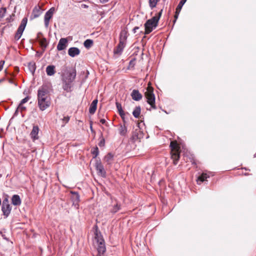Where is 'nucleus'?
I'll list each match as a JSON object with an SVG mask.
<instances>
[{
	"mask_svg": "<svg viewBox=\"0 0 256 256\" xmlns=\"http://www.w3.org/2000/svg\"><path fill=\"white\" fill-rule=\"evenodd\" d=\"M92 230L94 233V240L96 243L98 255L96 256H104L106 251L105 242L100 231L96 224H95Z\"/></svg>",
	"mask_w": 256,
	"mask_h": 256,
	"instance_id": "f257e3e1",
	"label": "nucleus"
},
{
	"mask_svg": "<svg viewBox=\"0 0 256 256\" xmlns=\"http://www.w3.org/2000/svg\"><path fill=\"white\" fill-rule=\"evenodd\" d=\"M92 230L94 233V240L96 243L98 255L96 256H104L106 251L105 242L100 231L96 224H95Z\"/></svg>",
	"mask_w": 256,
	"mask_h": 256,
	"instance_id": "f03ea898",
	"label": "nucleus"
},
{
	"mask_svg": "<svg viewBox=\"0 0 256 256\" xmlns=\"http://www.w3.org/2000/svg\"><path fill=\"white\" fill-rule=\"evenodd\" d=\"M38 104L40 109L44 111L50 105V98L48 96V90L44 87H40L38 90Z\"/></svg>",
	"mask_w": 256,
	"mask_h": 256,
	"instance_id": "7ed1b4c3",
	"label": "nucleus"
},
{
	"mask_svg": "<svg viewBox=\"0 0 256 256\" xmlns=\"http://www.w3.org/2000/svg\"><path fill=\"white\" fill-rule=\"evenodd\" d=\"M144 97L146 98V102L152 108L156 109V96L154 93V88L152 86L151 84L148 83L146 92H144Z\"/></svg>",
	"mask_w": 256,
	"mask_h": 256,
	"instance_id": "20e7f679",
	"label": "nucleus"
},
{
	"mask_svg": "<svg viewBox=\"0 0 256 256\" xmlns=\"http://www.w3.org/2000/svg\"><path fill=\"white\" fill-rule=\"evenodd\" d=\"M158 22H157V20H156L154 17L150 20H148L144 24V34H148L151 32L153 29L156 27Z\"/></svg>",
	"mask_w": 256,
	"mask_h": 256,
	"instance_id": "39448f33",
	"label": "nucleus"
},
{
	"mask_svg": "<svg viewBox=\"0 0 256 256\" xmlns=\"http://www.w3.org/2000/svg\"><path fill=\"white\" fill-rule=\"evenodd\" d=\"M28 22V18L24 17L21 21L20 24L15 34L14 38L16 40H18L22 36V33L26 28Z\"/></svg>",
	"mask_w": 256,
	"mask_h": 256,
	"instance_id": "423d86ee",
	"label": "nucleus"
},
{
	"mask_svg": "<svg viewBox=\"0 0 256 256\" xmlns=\"http://www.w3.org/2000/svg\"><path fill=\"white\" fill-rule=\"evenodd\" d=\"M144 137V133L140 130V128L138 126V128L132 132V137L130 138V140L134 142L138 140H140Z\"/></svg>",
	"mask_w": 256,
	"mask_h": 256,
	"instance_id": "0eeeda50",
	"label": "nucleus"
},
{
	"mask_svg": "<svg viewBox=\"0 0 256 256\" xmlns=\"http://www.w3.org/2000/svg\"><path fill=\"white\" fill-rule=\"evenodd\" d=\"M95 168L98 175L100 176L103 178H105L106 176V172L104 170V167L102 164L100 160H96Z\"/></svg>",
	"mask_w": 256,
	"mask_h": 256,
	"instance_id": "6e6552de",
	"label": "nucleus"
},
{
	"mask_svg": "<svg viewBox=\"0 0 256 256\" xmlns=\"http://www.w3.org/2000/svg\"><path fill=\"white\" fill-rule=\"evenodd\" d=\"M54 11L55 8L52 7L46 12L44 18V26L46 28L48 26L50 20L52 18Z\"/></svg>",
	"mask_w": 256,
	"mask_h": 256,
	"instance_id": "1a4fd4ad",
	"label": "nucleus"
},
{
	"mask_svg": "<svg viewBox=\"0 0 256 256\" xmlns=\"http://www.w3.org/2000/svg\"><path fill=\"white\" fill-rule=\"evenodd\" d=\"M71 200L72 202V206L76 209L78 208L79 202L80 201V196L78 192H71Z\"/></svg>",
	"mask_w": 256,
	"mask_h": 256,
	"instance_id": "9d476101",
	"label": "nucleus"
},
{
	"mask_svg": "<svg viewBox=\"0 0 256 256\" xmlns=\"http://www.w3.org/2000/svg\"><path fill=\"white\" fill-rule=\"evenodd\" d=\"M72 80H68L63 78L62 80L63 90L68 92H71L72 87Z\"/></svg>",
	"mask_w": 256,
	"mask_h": 256,
	"instance_id": "9b49d317",
	"label": "nucleus"
},
{
	"mask_svg": "<svg viewBox=\"0 0 256 256\" xmlns=\"http://www.w3.org/2000/svg\"><path fill=\"white\" fill-rule=\"evenodd\" d=\"M42 14V10L41 8L38 6H36L32 10L30 18L31 20L37 18L40 16Z\"/></svg>",
	"mask_w": 256,
	"mask_h": 256,
	"instance_id": "f8f14e48",
	"label": "nucleus"
},
{
	"mask_svg": "<svg viewBox=\"0 0 256 256\" xmlns=\"http://www.w3.org/2000/svg\"><path fill=\"white\" fill-rule=\"evenodd\" d=\"M68 42L66 38H61L57 45V50L59 51L64 50L68 46Z\"/></svg>",
	"mask_w": 256,
	"mask_h": 256,
	"instance_id": "ddd939ff",
	"label": "nucleus"
},
{
	"mask_svg": "<svg viewBox=\"0 0 256 256\" xmlns=\"http://www.w3.org/2000/svg\"><path fill=\"white\" fill-rule=\"evenodd\" d=\"M76 70L75 68H73L72 70L68 72L67 76L64 77V79L68 80H72V82H73L76 78Z\"/></svg>",
	"mask_w": 256,
	"mask_h": 256,
	"instance_id": "4468645a",
	"label": "nucleus"
},
{
	"mask_svg": "<svg viewBox=\"0 0 256 256\" xmlns=\"http://www.w3.org/2000/svg\"><path fill=\"white\" fill-rule=\"evenodd\" d=\"M125 42L119 40V43L114 50V53L117 54H121L126 46Z\"/></svg>",
	"mask_w": 256,
	"mask_h": 256,
	"instance_id": "2eb2a0df",
	"label": "nucleus"
},
{
	"mask_svg": "<svg viewBox=\"0 0 256 256\" xmlns=\"http://www.w3.org/2000/svg\"><path fill=\"white\" fill-rule=\"evenodd\" d=\"M80 50L76 47H71L68 50V54L72 58L75 57L80 54Z\"/></svg>",
	"mask_w": 256,
	"mask_h": 256,
	"instance_id": "dca6fc26",
	"label": "nucleus"
},
{
	"mask_svg": "<svg viewBox=\"0 0 256 256\" xmlns=\"http://www.w3.org/2000/svg\"><path fill=\"white\" fill-rule=\"evenodd\" d=\"M130 96L135 101H139L142 98V94L138 90H133Z\"/></svg>",
	"mask_w": 256,
	"mask_h": 256,
	"instance_id": "f3484780",
	"label": "nucleus"
},
{
	"mask_svg": "<svg viewBox=\"0 0 256 256\" xmlns=\"http://www.w3.org/2000/svg\"><path fill=\"white\" fill-rule=\"evenodd\" d=\"M128 36V30L126 28H124L122 30L120 34L119 40L126 42Z\"/></svg>",
	"mask_w": 256,
	"mask_h": 256,
	"instance_id": "a211bd4d",
	"label": "nucleus"
},
{
	"mask_svg": "<svg viewBox=\"0 0 256 256\" xmlns=\"http://www.w3.org/2000/svg\"><path fill=\"white\" fill-rule=\"evenodd\" d=\"M39 132V128L38 126H34L30 134V136L33 140H38V136Z\"/></svg>",
	"mask_w": 256,
	"mask_h": 256,
	"instance_id": "6ab92c4d",
	"label": "nucleus"
},
{
	"mask_svg": "<svg viewBox=\"0 0 256 256\" xmlns=\"http://www.w3.org/2000/svg\"><path fill=\"white\" fill-rule=\"evenodd\" d=\"M12 210L10 205H2V210L5 218L8 217Z\"/></svg>",
	"mask_w": 256,
	"mask_h": 256,
	"instance_id": "aec40b11",
	"label": "nucleus"
},
{
	"mask_svg": "<svg viewBox=\"0 0 256 256\" xmlns=\"http://www.w3.org/2000/svg\"><path fill=\"white\" fill-rule=\"evenodd\" d=\"M12 202L14 206H18L20 205L22 203L21 199L20 196L14 194L12 198Z\"/></svg>",
	"mask_w": 256,
	"mask_h": 256,
	"instance_id": "412c9836",
	"label": "nucleus"
},
{
	"mask_svg": "<svg viewBox=\"0 0 256 256\" xmlns=\"http://www.w3.org/2000/svg\"><path fill=\"white\" fill-rule=\"evenodd\" d=\"M98 102V100L97 99H95L92 102L89 108V112L90 114H94L96 112L97 108Z\"/></svg>",
	"mask_w": 256,
	"mask_h": 256,
	"instance_id": "4be33fe9",
	"label": "nucleus"
},
{
	"mask_svg": "<svg viewBox=\"0 0 256 256\" xmlns=\"http://www.w3.org/2000/svg\"><path fill=\"white\" fill-rule=\"evenodd\" d=\"M46 73L48 76H52L56 73L55 66L54 65H49L46 68Z\"/></svg>",
	"mask_w": 256,
	"mask_h": 256,
	"instance_id": "5701e85b",
	"label": "nucleus"
},
{
	"mask_svg": "<svg viewBox=\"0 0 256 256\" xmlns=\"http://www.w3.org/2000/svg\"><path fill=\"white\" fill-rule=\"evenodd\" d=\"M38 41L43 51H44L48 44V42H47L46 38H45L44 36H42V38H39Z\"/></svg>",
	"mask_w": 256,
	"mask_h": 256,
	"instance_id": "b1692460",
	"label": "nucleus"
},
{
	"mask_svg": "<svg viewBox=\"0 0 256 256\" xmlns=\"http://www.w3.org/2000/svg\"><path fill=\"white\" fill-rule=\"evenodd\" d=\"M209 177H210V176L204 173V172L202 173L200 176H198V178L196 180L198 184H200L201 183H202V182L206 180L207 178H208Z\"/></svg>",
	"mask_w": 256,
	"mask_h": 256,
	"instance_id": "393cba45",
	"label": "nucleus"
},
{
	"mask_svg": "<svg viewBox=\"0 0 256 256\" xmlns=\"http://www.w3.org/2000/svg\"><path fill=\"white\" fill-rule=\"evenodd\" d=\"M120 204L117 202L116 204L114 205L110 209V212L112 214H114L116 212H117L118 210H120Z\"/></svg>",
	"mask_w": 256,
	"mask_h": 256,
	"instance_id": "a878e982",
	"label": "nucleus"
},
{
	"mask_svg": "<svg viewBox=\"0 0 256 256\" xmlns=\"http://www.w3.org/2000/svg\"><path fill=\"white\" fill-rule=\"evenodd\" d=\"M28 68L32 74L34 76L36 70V63L34 62H30L28 64Z\"/></svg>",
	"mask_w": 256,
	"mask_h": 256,
	"instance_id": "bb28decb",
	"label": "nucleus"
},
{
	"mask_svg": "<svg viewBox=\"0 0 256 256\" xmlns=\"http://www.w3.org/2000/svg\"><path fill=\"white\" fill-rule=\"evenodd\" d=\"M141 108L140 106H136L132 112V115L135 118H138L140 114Z\"/></svg>",
	"mask_w": 256,
	"mask_h": 256,
	"instance_id": "cd10ccee",
	"label": "nucleus"
},
{
	"mask_svg": "<svg viewBox=\"0 0 256 256\" xmlns=\"http://www.w3.org/2000/svg\"><path fill=\"white\" fill-rule=\"evenodd\" d=\"M120 134L122 136H125L127 132V128L126 126L124 124L123 125H120L119 128Z\"/></svg>",
	"mask_w": 256,
	"mask_h": 256,
	"instance_id": "c85d7f7f",
	"label": "nucleus"
},
{
	"mask_svg": "<svg viewBox=\"0 0 256 256\" xmlns=\"http://www.w3.org/2000/svg\"><path fill=\"white\" fill-rule=\"evenodd\" d=\"M172 158L173 160L174 164L176 165L179 160L180 154L178 152H175L172 154Z\"/></svg>",
	"mask_w": 256,
	"mask_h": 256,
	"instance_id": "c756f323",
	"label": "nucleus"
},
{
	"mask_svg": "<svg viewBox=\"0 0 256 256\" xmlns=\"http://www.w3.org/2000/svg\"><path fill=\"white\" fill-rule=\"evenodd\" d=\"M114 155L110 153H108L104 157V160L108 164H111L112 161L113 160Z\"/></svg>",
	"mask_w": 256,
	"mask_h": 256,
	"instance_id": "7c9ffc66",
	"label": "nucleus"
},
{
	"mask_svg": "<svg viewBox=\"0 0 256 256\" xmlns=\"http://www.w3.org/2000/svg\"><path fill=\"white\" fill-rule=\"evenodd\" d=\"M93 44V40L90 39L86 40L84 43V46L87 48H90Z\"/></svg>",
	"mask_w": 256,
	"mask_h": 256,
	"instance_id": "2f4dec72",
	"label": "nucleus"
},
{
	"mask_svg": "<svg viewBox=\"0 0 256 256\" xmlns=\"http://www.w3.org/2000/svg\"><path fill=\"white\" fill-rule=\"evenodd\" d=\"M159 0H149L148 3L150 8L152 10L154 8H155Z\"/></svg>",
	"mask_w": 256,
	"mask_h": 256,
	"instance_id": "473e14b6",
	"label": "nucleus"
},
{
	"mask_svg": "<svg viewBox=\"0 0 256 256\" xmlns=\"http://www.w3.org/2000/svg\"><path fill=\"white\" fill-rule=\"evenodd\" d=\"M116 106L120 115H122V113L124 112L122 110V104L118 102H116Z\"/></svg>",
	"mask_w": 256,
	"mask_h": 256,
	"instance_id": "72a5a7b5",
	"label": "nucleus"
},
{
	"mask_svg": "<svg viewBox=\"0 0 256 256\" xmlns=\"http://www.w3.org/2000/svg\"><path fill=\"white\" fill-rule=\"evenodd\" d=\"M92 154H93V158H95L98 156L99 154V150L98 148L96 146L92 148Z\"/></svg>",
	"mask_w": 256,
	"mask_h": 256,
	"instance_id": "f704fd0d",
	"label": "nucleus"
},
{
	"mask_svg": "<svg viewBox=\"0 0 256 256\" xmlns=\"http://www.w3.org/2000/svg\"><path fill=\"white\" fill-rule=\"evenodd\" d=\"M187 0H181L180 2L178 3L176 8V10H178V11H180L181 10L183 6L184 5V4L186 3V1Z\"/></svg>",
	"mask_w": 256,
	"mask_h": 256,
	"instance_id": "c9c22d12",
	"label": "nucleus"
},
{
	"mask_svg": "<svg viewBox=\"0 0 256 256\" xmlns=\"http://www.w3.org/2000/svg\"><path fill=\"white\" fill-rule=\"evenodd\" d=\"M136 60V58H132L129 62V64L128 68V69L130 70L133 68L135 66V61Z\"/></svg>",
	"mask_w": 256,
	"mask_h": 256,
	"instance_id": "e433bc0d",
	"label": "nucleus"
},
{
	"mask_svg": "<svg viewBox=\"0 0 256 256\" xmlns=\"http://www.w3.org/2000/svg\"><path fill=\"white\" fill-rule=\"evenodd\" d=\"M6 230L5 229H3L0 232V235L1 236H2V238L6 240V241L8 242L9 241V239L6 236Z\"/></svg>",
	"mask_w": 256,
	"mask_h": 256,
	"instance_id": "4c0bfd02",
	"label": "nucleus"
},
{
	"mask_svg": "<svg viewBox=\"0 0 256 256\" xmlns=\"http://www.w3.org/2000/svg\"><path fill=\"white\" fill-rule=\"evenodd\" d=\"M6 12V8H0V20L4 16Z\"/></svg>",
	"mask_w": 256,
	"mask_h": 256,
	"instance_id": "58836bf2",
	"label": "nucleus"
},
{
	"mask_svg": "<svg viewBox=\"0 0 256 256\" xmlns=\"http://www.w3.org/2000/svg\"><path fill=\"white\" fill-rule=\"evenodd\" d=\"M178 146V144L176 142H171L170 144V147L172 150L176 149Z\"/></svg>",
	"mask_w": 256,
	"mask_h": 256,
	"instance_id": "ea45409f",
	"label": "nucleus"
},
{
	"mask_svg": "<svg viewBox=\"0 0 256 256\" xmlns=\"http://www.w3.org/2000/svg\"><path fill=\"white\" fill-rule=\"evenodd\" d=\"M180 13V11H178V10H176L175 14H174V20H173L174 24L176 23V22L178 17Z\"/></svg>",
	"mask_w": 256,
	"mask_h": 256,
	"instance_id": "a19ab883",
	"label": "nucleus"
},
{
	"mask_svg": "<svg viewBox=\"0 0 256 256\" xmlns=\"http://www.w3.org/2000/svg\"><path fill=\"white\" fill-rule=\"evenodd\" d=\"M101 140H100V142H98V146H100V147H102V146H104V144H105V140L104 138L102 136H101Z\"/></svg>",
	"mask_w": 256,
	"mask_h": 256,
	"instance_id": "79ce46f5",
	"label": "nucleus"
},
{
	"mask_svg": "<svg viewBox=\"0 0 256 256\" xmlns=\"http://www.w3.org/2000/svg\"><path fill=\"white\" fill-rule=\"evenodd\" d=\"M162 9L160 10V12L158 13V16H154V18H155V19L156 20H157V22L159 21V20H160L162 14Z\"/></svg>",
	"mask_w": 256,
	"mask_h": 256,
	"instance_id": "37998d69",
	"label": "nucleus"
},
{
	"mask_svg": "<svg viewBox=\"0 0 256 256\" xmlns=\"http://www.w3.org/2000/svg\"><path fill=\"white\" fill-rule=\"evenodd\" d=\"M2 205H10L8 198H6L3 200Z\"/></svg>",
	"mask_w": 256,
	"mask_h": 256,
	"instance_id": "c03bdc74",
	"label": "nucleus"
},
{
	"mask_svg": "<svg viewBox=\"0 0 256 256\" xmlns=\"http://www.w3.org/2000/svg\"><path fill=\"white\" fill-rule=\"evenodd\" d=\"M30 99L29 97L28 96H26V98H23L21 101H20V104H24L28 100Z\"/></svg>",
	"mask_w": 256,
	"mask_h": 256,
	"instance_id": "a18cd8bd",
	"label": "nucleus"
},
{
	"mask_svg": "<svg viewBox=\"0 0 256 256\" xmlns=\"http://www.w3.org/2000/svg\"><path fill=\"white\" fill-rule=\"evenodd\" d=\"M17 108L18 109L20 110L22 112L26 108L25 106H22V104H19Z\"/></svg>",
	"mask_w": 256,
	"mask_h": 256,
	"instance_id": "49530a36",
	"label": "nucleus"
},
{
	"mask_svg": "<svg viewBox=\"0 0 256 256\" xmlns=\"http://www.w3.org/2000/svg\"><path fill=\"white\" fill-rule=\"evenodd\" d=\"M18 114V108L16 109L15 112H14V115L12 116V117L11 118V119L10 120V121L14 117L16 116Z\"/></svg>",
	"mask_w": 256,
	"mask_h": 256,
	"instance_id": "de8ad7c7",
	"label": "nucleus"
},
{
	"mask_svg": "<svg viewBox=\"0 0 256 256\" xmlns=\"http://www.w3.org/2000/svg\"><path fill=\"white\" fill-rule=\"evenodd\" d=\"M4 60H0V72L2 70L4 65Z\"/></svg>",
	"mask_w": 256,
	"mask_h": 256,
	"instance_id": "09e8293b",
	"label": "nucleus"
},
{
	"mask_svg": "<svg viewBox=\"0 0 256 256\" xmlns=\"http://www.w3.org/2000/svg\"><path fill=\"white\" fill-rule=\"evenodd\" d=\"M120 116L121 118H122L124 123L125 124L126 122V118H125V113L123 112L122 115H120Z\"/></svg>",
	"mask_w": 256,
	"mask_h": 256,
	"instance_id": "8fccbe9b",
	"label": "nucleus"
},
{
	"mask_svg": "<svg viewBox=\"0 0 256 256\" xmlns=\"http://www.w3.org/2000/svg\"><path fill=\"white\" fill-rule=\"evenodd\" d=\"M100 122L102 124H105L106 126L107 125V124L106 122V120L104 118H102L100 120Z\"/></svg>",
	"mask_w": 256,
	"mask_h": 256,
	"instance_id": "3c124183",
	"label": "nucleus"
},
{
	"mask_svg": "<svg viewBox=\"0 0 256 256\" xmlns=\"http://www.w3.org/2000/svg\"><path fill=\"white\" fill-rule=\"evenodd\" d=\"M42 36H42V34L41 32H39L38 33L37 38H38V40H39L40 38H42Z\"/></svg>",
	"mask_w": 256,
	"mask_h": 256,
	"instance_id": "603ef678",
	"label": "nucleus"
},
{
	"mask_svg": "<svg viewBox=\"0 0 256 256\" xmlns=\"http://www.w3.org/2000/svg\"><path fill=\"white\" fill-rule=\"evenodd\" d=\"M70 120V117L67 116H64L63 118V120H64V122H68Z\"/></svg>",
	"mask_w": 256,
	"mask_h": 256,
	"instance_id": "864d4df0",
	"label": "nucleus"
},
{
	"mask_svg": "<svg viewBox=\"0 0 256 256\" xmlns=\"http://www.w3.org/2000/svg\"><path fill=\"white\" fill-rule=\"evenodd\" d=\"M138 29H139V27H138V26H135V27L133 28V30H132V32L134 34V33H136V30H138Z\"/></svg>",
	"mask_w": 256,
	"mask_h": 256,
	"instance_id": "5fc2aeb1",
	"label": "nucleus"
},
{
	"mask_svg": "<svg viewBox=\"0 0 256 256\" xmlns=\"http://www.w3.org/2000/svg\"><path fill=\"white\" fill-rule=\"evenodd\" d=\"M88 6H87L86 4H82V8H88Z\"/></svg>",
	"mask_w": 256,
	"mask_h": 256,
	"instance_id": "6e6d98bb",
	"label": "nucleus"
},
{
	"mask_svg": "<svg viewBox=\"0 0 256 256\" xmlns=\"http://www.w3.org/2000/svg\"><path fill=\"white\" fill-rule=\"evenodd\" d=\"M100 1L101 3L104 4L108 2L109 0H100Z\"/></svg>",
	"mask_w": 256,
	"mask_h": 256,
	"instance_id": "4d7b16f0",
	"label": "nucleus"
},
{
	"mask_svg": "<svg viewBox=\"0 0 256 256\" xmlns=\"http://www.w3.org/2000/svg\"><path fill=\"white\" fill-rule=\"evenodd\" d=\"M88 74H89V72L88 70H86V75L85 76V79L88 78Z\"/></svg>",
	"mask_w": 256,
	"mask_h": 256,
	"instance_id": "13d9d810",
	"label": "nucleus"
},
{
	"mask_svg": "<svg viewBox=\"0 0 256 256\" xmlns=\"http://www.w3.org/2000/svg\"><path fill=\"white\" fill-rule=\"evenodd\" d=\"M90 129L92 132H94V130H93V128H92V122H91V123L90 124Z\"/></svg>",
	"mask_w": 256,
	"mask_h": 256,
	"instance_id": "bf43d9fd",
	"label": "nucleus"
},
{
	"mask_svg": "<svg viewBox=\"0 0 256 256\" xmlns=\"http://www.w3.org/2000/svg\"><path fill=\"white\" fill-rule=\"evenodd\" d=\"M4 80V78H1L0 79V83H1L2 82H3Z\"/></svg>",
	"mask_w": 256,
	"mask_h": 256,
	"instance_id": "052dcab7",
	"label": "nucleus"
},
{
	"mask_svg": "<svg viewBox=\"0 0 256 256\" xmlns=\"http://www.w3.org/2000/svg\"><path fill=\"white\" fill-rule=\"evenodd\" d=\"M9 82L10 83H12L13 82H12V80H10Z\"/></svg>",
	"mask_w": 256,
	"mask_h": 256,
	"instance_id": "680f3d73",
	"label": "nucleus"
},
{
	"mask_svg": "<svg viewBox=\"0 0 256 256\" xmlns=\"http://www.w3.org/2000/svg\"><path fill=\"white\" fill-rule=\"evenodd\" d=\"M164 1H165L166 0H163Z\"/></svg>",
	"mask_w": 256,
	"mask_h": 256,
	"instance_id": "e2e57ef3",
	"label": "nucleus"
}]
</instances>
